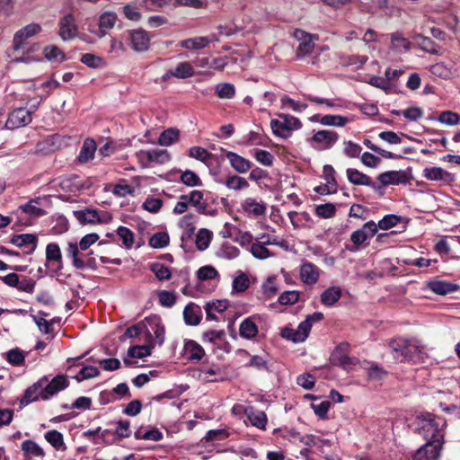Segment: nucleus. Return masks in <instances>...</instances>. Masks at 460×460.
I'll use <instances>...</instances> for the list:
<instances>
[{
    "label": "nucleus",
    "mask_w": 460,
    "mask_h": 460,
    "mask_svg": "<svg viewBox=\"0 0 460 460\" xmlns=\"http://www.w3.org/2000/svg\"><path fill=\"white\" fill-rule=\"evenodd\" d=\"M279 284L275 276L269 277L261 285V293L265 299L274 297L279 292Z\"/></svg>",
    "instance_id": "nucleus-41"
},
{
    "label": "nucleus",
    "mask_w": 460,
    "mask_h": 460,
    "mask_svg": "<svg viewBox=\"0 0 460 460\" xmlns=\"http://www.w3.org/2000/svg\"><path fill=\"white\" fill-rule=\"evenodd\" d=\"M38 237L33 234H15L12 237L10 243L18 247H26L31 245L27 253H31L37 247Z\"/></svg>",
    "instance_id": "nucleus-32"
},
{
    "label": "nucleus",
    "mask_w": 460,
    "mask_h": 460,
    "mask_svg": "<svg viewBox=\"0 0 460 460\" xmlns=\"http://www.w3.org/2000/svg\"><path fill=\"white\" fill-rule=\"evenodd\" d=\"M213 238V233L207 228H200L196 234L195 243L199 251H205L208 248L211 240Z\"/></svg>",
    "instance_id": "nucleus-40"
},
{
    "label": "nucleus",
    "mask_w": 460,
    "mask_h": 460,
    "mask_svg": "<svg viewBox=\"0 0 460 460\" xmlns=\"http://www.w3.org/2000/svg\"><path fill=\"white\" fill-rule=\"evenodd\" d=\"M150 269L159 280H167L171 278V271L169 268L163 263H153Z\"/></svg>",
    "instance_id": "nucleus-62"
},
{
    "label": "nucleus",
    "mask_w": 460,
    "mask_h": 460,
    "mask_svg": "<svg viewBox=\"0 0 460 460\" xmlns=\"http://www.w3.org/2000/svg\"><path fill=\"white\" fill-rule=\"evenodd\" d=\"M37 200L31 199L24 205L20 206L16 210L17 224L21 226H29L31 219L28 217H37L44 214L43 209L37 207Z\"/></svg>",
    "instance_id": "nucleus-10"
},
{
    "label": "nucleus",
    "mask_w": 460,
    "mask_h": 460,
    "mask_svg": "<svg viewBox=\"0 0 460 460\" xmlns=\"http://www.w3.org/2000/svg\"><path fill=\"white\" fill-rule=\"evenodd\" d=\"M96 151L95 141L92 138H86L81 147L78 161L80 163H87L93 159Z\"/></svg>",
    "instance_id": "nucleus-36"
},
{
    "label": "nucleus",
    "mask_w": 460,
    "mask_h": 460,
    "mask_svg": "<svg viewBox=\"0 0 460 460\" xmlns=\"http://www.w3.org/2000/svg\"><path fill=\"white\" fill-rule=\"evenodd\" d=\"M441 449L440 444L426 443L413 454L411 460H438Z\"/></svg>",
    "instance_id": "nucleus-19"
},
{
    "label": "nucleus",
    "mask_w": 460,
    "mask_h": 460,
    "mask_svg": "<svg viewBox=\"0 0 460 460\" xmlns=\"http://www.w3.org/2000/svg\"><path fill=\"white\" fill-rule=\"evenodd\" d=\"M226 157L232 168L239 173H246L252 166V163L250 160L239 155L234 152H226Z\"/></svg>",
    "instance_id": "nucleus-24"
},
{
    "label": "nucleus",
    "mask_w": 460,
    "mask_h": 460,
    "mask_svg": "<svg viewBox=\"0 0 460 460\" xmlns=\"http://www.w3.org/2000/svg\"><path fill=\"white\" fill-rule=\"evenodd\" d=\"M444 426L445 421L441 418L434 417L429 413L418 418L419 433L427 440V443L440 444L442 446Z\"/></svg>",
    "instance_id": "nucleus-2"
},
{
    "label": "nucleus",
    "mask_w": 460,
    "mask_h": 460,
    "mask_svg": "<svg viewBox=\"0 0 460 460\" xmlns=\"http://www.w3.org/2000/svg\"><path fill=\"white\" fill-rule=\"evenodd\" d=\"M339 140L335 131L322 129L315 132L309 139L310 144L318 150H327L334 146Z\"/></svg>",
    "instance_id": "nucleus-7"
},
{
    "label": "nucleus",
    "mask_w": 460,
    "mask_h": 460,
    "mask_svg": "<svg viewBox=\"0 0 460 460\" xmlns=\"http://www.w3.org/2000/svg\"><path fill=\"white\" fill-rule=\"evenodd\" d=\"M250 251L255 258L260 260H265L273 256V253L265 245L258 242L252 244Z\"/></svg>",
    "instance_id": "nucleus-58"
},
{
    "label": "nucleus",
    "mask_w": 460,
    "mask_h": 460,
    "mask_svg": "<svg viewBox=\"0 0 460 460\" xmlns=\"http://www.w3.org/2000/svg\"><path fill=\"white\" fill-rule=\"evenodd\" d=\"M216 93L220 99H233L235 95V88L230 83H220L216 85Z\"/></svg>",
    "instance_id": "nucleus-53"
},
{
    "label": "nucleus",
    "mask_w": 460,
    "mask_h": 460,
    "mask_svg": "<svg viewBox=\"0 0 460 460\" xmlns=\"http://www.w3.org/2000/svg\"><path fill=\"white\" fill-rule=\"evenodd\" d=\"M346 347L347 345L338 346L331 355V362L332 365L339 366L349 370L356 364V359L348 356L346 353Z\"/></svg>",
    "instance_id": "nucleus-21"
},
{
    "label": "nucleus",
    "mask_w": 460,
    "mask_h": 460,
    "mask_svg": "<svg viewBox=\"0 0 460 460\" xmlns=\"http://www.w3.org/2000/svg\"><path fill=\"white\" fill-rule=\"evenodd\" d=\"M45 439L57 450L65 451L66 447L62 433L58 430H49L44 435Z\"/></svg>",
    "instance_id": "nucleus-43"
},
{
    "label": "nucleus",
    "mask_w": 460,
    "mask_h": 460,
    "mask_svg": "<svg viewBox=\"0 0 460 460\" xmlns=\"http://www.w3.org/2000/svg\"><path fill=\"white\" fill-rule=\"evenodd\" d=\"M44 393L45 392L40 378L25 390V393L21 399V404L28 405L31 402L40 399L44 400Z\"/></svg>",
    "instance_id": "nucleus-25"
},
{
    "label": "nucleus",
    "mask_w": 460,
    "mask_h": 460,
    "mask_svg": "<svg viewBox=\"0 0 460 460\" xmlns=\"http://www.w3.org/2000/svg\"><path fill=\"white\" fill-rule=\"evenodd\" d=\"M194 67L190 62H181L177 66L168 73V75L179 79H185L191 77L194 75Z\"/></svg>",
    "instance_id": "nucleus-37"
},
{
    "label": "nucleus",
    "mask_w": 460,
    "mask_h": 460,
    "mask_svg": "<svg viewBox=\"0 0 460 460\" xmlns=\"http://www.w3.org/2000/svg\"><path fill=\"white\" fill-rule=\"evenodd\" d=\"M180 137V131L176 128H168L164 130L158 138V144L163 146H169L176 143Z\"/></svg>",
    "instance_id": "nucleus-47"
},
{
    "label": "nucleus",
    "mask_w": 460,
    "mask_h": 460,
    "mask_svg": "<svg viewBox=\"0 0 460 460\" xmlns=\"http://www.w3.org/2000/svg\"><path fill=\"white\" fill-rule=\"evenodd\" d=\"M225 185L227 189L233 190H241L249 187L246 179L235 174L228 175L225 180Z\"/></svg>",
    "instance_id": "nucleus-48"
},
{
    "label": "nucleus",
    "mask_w": 460,
    "mask_h": 460,
    "mask_svg": "<svg viewBox=\"0 0 460 460\" xmlns=\"http://www.w3.org/2000/svg\"><path fill=\"white\" fill-rule=\"evenodd\" d=\"M341 289L339 287H331L325 289L321 295V302L326 306H332L340 300Z\"/></svg>",
    "instance_id": "nucleus-38"
},
{
    "label": "nucleus",
    "mask_w": 460,
    "mask_h": 460,
    "mask_svg": "<svg viewBox=\"0 0 460 460\" xmlns=\"http://www.w3.org/2000/svg\"><path fill=\"white\" fill-rule=\"evenodd\" d=\"M197 278L200 281L213 280L219 277L216 268L211 265H206L197 270Z\"/></svg>",
    "instance_id": "nucleus-51"
},
{
    "label": "nucleus",
    "mask_w": 460,
    "mask_h": 460,
    "mask_svg": "<svg viewBox=\"0 0 460 460\" xmlns=\"http://www.w3.org/2000/svg\"><path fill=\"white\" fill-rule=\"evenodd\" d=\"M41 31V27L38 23H31L19 30L13 37V48L19 49L25 43V41Z\"/></svg>",
    "instance_id": "nucleus-20"
},
{
    "label": "nucleus",
    "mask_w": 460,
    "mask_h": 460,
    "mask_svg": "<svg viewBox=\"0 0 460 460\" xmlns=\"http://www.w3.org/2000/svg\"><path fill=\"white\" fill-rule=\"evenodd\" d=\"M155 348L153 341H147L145 345H136L128 349V356L136 358H143L151 355L152 349Z\"/></svg>",
    "instance_id": "nucleus-45"
},
{
    "label": "nucleus",
    "mask_w": 460,
    "mask_h": 460,
    "mask_svg": "<svg viewBox=\"0 0 460 460\" xmlns=\"http://www.w3.org/2000/svg\"><path fill=\"white\" fill-rule=\"evenodd\" d=\"M169 234L166 232H157L149 238V245L155 249L164 248L169 243Z\"/></svg>",
    "instance_id": "nucleus-52"
},
{
    "label": "nucleus",
    "mask_w": 460,
    "mask_h": 460,
    "mask_svg": "<svg viewBox=\"0 0 460 460\" xmlns=\"http://www.w3.org/2000/svg\"><path fill=\"white\" fill-rule=\"evenodd\" d=\"M295 38L298 40L299 44L296 48V57L303 58L308 54L312 53L314 49V37L305 31L296 30L294 33Z\"/></svg>",
    "instance_id": "nucleus-12"
},
{
    "label": "nucleus",
    "mask_w": 460,
    "mask_h": 460,
    "mask_svg": "<svg viewBox=\"0 0 460 460\" xmlns=\"http://www.w3.org/2000/svg\"><path fill=\"white\" fill-rule=\"evenodd\" d=\"M214 40H217L216 34H211L208 37L199 36L183 40L179 42V46L189 50H199Z\"/></svg>",
    "instance_id": "nucleus-23"
},
{
    "label": "nucleus",
    "mask_w": 460,
    "mask_h": 460,
    "mask_svg": "<svg viewBox=\"0 0 460 460\" xmlns=\"http://www.w3.org/2000/svg\"><path fill=\"white\" fill-rule=\"evenodd\" d=\"M278 119L270 120V128L275 136L288 138L292 132L301 128L302 122L296 117L285 113H278Z\"/></svg>",
    "instance_id": "nucleus-4"
},
{
    "label": "nucleus",
    "mask_w": 460,
    "mask_h": 460,
    "mask_svg": "<svg viewBox=\"0 0 460 460\" xmlns=\"http://www.w3.org/2000/svg\"><path fill=\"white\" fill-rule=\"evenodd\" d=\"M46 259L49 261L57 262L61 265V251L57 243H49L46 247Z\"/></svg>",
    "instance_id": "nucleus-59"
},
{
    "label": "nucleus",
    "mask_w": 460,
    "mask_h": 460,
    "mask_svg": "<svg viewBox=\"0 0 460 460\" xmlns=\"http://www.w3.org/2000/svg\"><path fill=\"white\" fill-rule=\"evenodd\" d=\"M129 40L132 49L137 52H144L149 49L150 37L145 30H133L129 32Z\"/></svg>",
    "instance_id": "nucleus-17"
},
{
    "label": "nucleus",
    "mask_w": 460,
    "mask_h": 460,
    "mask_svg": "<svg viewBox=\"0 0 460 460\" xmlns=\"http://www.w3.org/2000/svg\"><path fill=\"white\" fill-rule=\"evenodd\" d=\"M427 287L433 293L440 296H446L458 290L459 286L455 283L445 280H431L427 283Z\"/></svg>",
    "instance_id": "nucleus-26"
},
{
    "label": "nucleus",
    "mask_w": 460,
    "mask_h": 460,
    "mask_svg": "<svg viewBox=\"0 0 460 460\" xmlns=\"http://www.w3.org/2000/svg\"><path fill=\"white\" fill-rule=\"evenodd\" d=\"M41 383L44 388V401L50 399L60 391L66 389L69 382L66 376L58 375L49 380L47 376L41 377Z\"/></svg>",
    "instance_id": "nucleus-9"
},
{
    "label": "nucleus",
    "mask_w": 460,
    "mask_h": 460,
    "mask_svg": "<svg viewBox=\"0 0 460 460\" xmlns=\"http://www.w3.org/2000/svg\"><path fill=\"white\" fill-rule=\"evenodd\" d=\"M281 109L289 108L296 112H302L307 108L305 103L296 102L290 97L285 95L281 98Z\"/></svg>",
    "instance_id": "nucleus-60"
},
{
    "label": "nucleus",
    "mask_w": 460,
    "mask_h": 460,
    "mask_svg": "<svg viewBox=\"0 0 460 460\" xmlns=\"http://www.w3.org/2000/svg\"><path fill=\"white\" fill-rule=\"evenodd\" d=\"M183 318L188 325H197L201 320V310L194 303L188 304L183 310Z\"/></svg>",
    "instance_id": "nucleus-33"
},
{
    "label": "nucleus",
    "mask_w": 460,
    "mask_h": 460,
    "mask_svg": "<svg viewBox=\"0 0 460 460\" xmlns=\"http://www.w3.org/2000/svg\"><path fill=\"white\" fill-rule=\"evenodd\" d=\"M315 214L322 218H332L336 215V207L332 203L316 206Z\"/></svg>",
    "instance_id": "nucleus-57"
},
{
    "label": "nucleus",
    "mask_w": 460,
    "mask_h": 460,
    "mask_svg": "<svg viewBox=\"0 0 460 460\" xmlns=\"http://www.w3.org/2000/svg\"><path fill=\"white\" fill-rule=\"evenodd\" d=\"M391 43L393 49L398 51H406L410 49V41L400 33L392 34Z\"/></svg>",
    "instance_id": "nucleus-61"
},
{
    "label": "nucleus",
    "mask_w": 460,
    "mask_h": 460,
    "mask_svg": "<svg viewBox=\"0 0 460 460\" xmlns=\"http://www.w3.org/2000/svg\"><path fill=\"white\" fill-rule=\"evenodd\" d=\"M73 214L82 225L107 223L111 219L109 213L104 211L100 212L97 209L92 208L75 210Z\"/></svg>",
    "instance_id": "nucleus-8"
},
{
    "label": "nucleus",
    "mask_w": 460,
    "mask_h": 460,
    "mask_svg": "<svg viewBox=\"0 0 460 460\" xmlns=\"http://www.w3.org/2000/svg\"><path fill=\"white\" fill-rule=\"evenodd\" d=\"M146 336L147 341H153L155 346L156 344L162 345L165 339V330L162 323V320L157 315H152L146 319Z\"/></svg>",
    "instance_id": "nucleus-6"
},
{
    "label": "nucleus",
    "mask_w": 460,
    "mask_h": 460,
    "mask_svg": "<svg viewBox=\"0 0 460 460\" xmlns=\"http://www.w3.org/2000/svg\"><path fill=\"white\" fill-rule=\"evenodd\" d=\"M222 368L217 365L203 366L199 371V379L205 382H217L223 379Z\"/></svg>",
    "instance_id": "nucleus-28"
},
{
    "label": "nucleus",
    "mask_w": 460,
    "mask_h": 460,
    "mask_svg": "<svg viewBox=\"0 0 460 460\" xmlns=\"http://www.w3.org/2000/svg\"><path fill=\"white\" fill-rule=\"evenodd\" d=\"M137 157L142 163H155L164 164L171 160V155L165 149L141 150Z\"/></svg>",
    "instance_id": "nucleus-14"
},
{
    "label": "nucleus",
    "mask_w": 460,
    "mask_h": 460,
    "mask_svg": "<svg viewBox=\"0 0 460 460\" xmlns=\"http://www.w3.org/2000/svg\"><path fill=\"white\" fill-rule=\"evenodd\" d=\"M241 212L250 218H256L266 214L267 207L263 201L253 198H246L240 204Z\"/></svg>",
    "instance_id": "nucleus-11"
},
{
    "label": "nucleus",
    "mask_w": 460,
    "mask_h": 460,
    "mask_svg": "<svg viewBox=\"0 0 460 460\" xmlns=\"http://www.w3.org/2000/svg\"><path fill=\"white\" fill-rule=\"evenodd\" d=\"M228 305L227 300H217L208 303L205 306L207 318L210 320L217 319L215 313H223L227 309Z\"/></svg>",
    "instance_id": "nucleus-39"
},
{
    "label": "nucleus",
    "mask_w": 460,
    "mask_h": 460,
    "mask_svg": "<svg viewBox=\"0 0 460 460\" xmlns=\"http://www.w3.org/2000/svg\"><path fill=\"white\" fill-rule=\"evenodd\" d=\"M299 275L303 283L314 285L320 278V269L312 262L304 261L300 266Z\"/></svg>",
    "instance_id": "nucleus-22"
},
{
    "label": "nucleus",
    "mask_w": 460,
    "mask_h": 460,
    "mask_svg": "<svg viewBox=\"0 0 460 460\" xmlns=\"http://www.w3.org/2000/svg\"><path fill=\"white\" fill-rule=\"evenodd\" d=\"M430 72L432 75L440 77L442 79H448L452 76V71L443 63H436L430 66Z\"/></svg>",
    "instance_id": "nucleus-64"
},
{
    "label": "nucleus",
    "mask_w": 460,
    "mask_h": 460,
    "mask_svg": "<svg viewBox=\"0 0 460 460\" xmlns=\"http://www.w3.org/2000/svg\"><path fill=\"white\" fill-rule=\"evenodd\" d=\"M99 239V235L95 233L88 234L84 235L79 242L76 243H69L66 248V255L67 257L72 259V264L75 268L78 270L85 269L89 267L93 262V259H89L85 261L80 255L79 250L86 251L91 245L95 243Z\"/></svg>",
    "instance_id": "nucleus-3"
},
{
    "label": "nucleus",
    "mask_w": 460,
    "mask_h": 460,
    "mask_svg": "<svg viewBox=\"0 0 460 460\" xmlns=\"http://www.w3.org/2000/svg\"><path fill=\"white\" fill-rule=\"evenodd\" d=\"M205 354L203 348L194 341H188L184 345V355L189 360H200Z\"/></svg>",
    "instance_id": "nucleus-35"
},
{
    "label": "nucleus",
    "mask_w": 460,
    "mask_h": 460,
    "mask_svg": "<svg viewBox=\"0 0 460 460\" xmlns=\"http://www.w3.org/2000/svg\"><path fill=\"white\" fill-rule=\"evenodd\" d=\"M31 119V114L26 108H18L9 114L5 127L8 129L18 128L28 125Z\"/></svg>",
    "instance_id": "nucleus-13"
},
{
    "label": "nucleus",
    "mask_w": 460,
    "mask_h": 460,
    "mask_svg": "<svg viewBox=\"0 0 460 460\" xmlns=\"http://www.w3.org/2000/svg\"><path fill=\"white\" fill-rule=\"evenodd\" d=\"M43 53L44 57L49 61L62 62L66 58L65 54L54 45L45 47Z\"/></svg>",
    "instance_id": "nucleus-55"
},
{
    "label": "nucleus",
    "mask_w": 460,
    "mask_h": 460,
    "mask_svg": "<svg viewBox=\"0 0 460 460\" xmlns=\"http://www.w3.org/2000/svg\"><path fill=\"white\" fill-rule=\"evenodd\" d=\"M181 199L188 200L190 206L192 207L198 214L205 216H215L217 214L216 209L208 207L204 191L202 190H193L188 194H182Z\"/></svg>",
    "instance_id": "nucleus-5"
},
{
    "label": "nucleus",
    "mask_w": 460,
    "mask_h": 460,
    "mask_svg": "<svg viewBox=\"0 0 460 460\" xmlns=\"http://www.w3.org/2000/svg\"><path fill=\"white\" fill-rule=\"evenodd\" d=\"M349 119L341 115H324L320 118L319 122L324 126L343 127Z\"/></svg>",
    "instance_id": "nucleus-50"
},
{
    "label": "nucleus",
    "mask_w": 460,
    "mask_h": 460,
    "mask_svg": "<svg viewBox=\"0 0 460 460\" xmlns=\"http://www.w3.org/2000/svg\"><path fill=\"white\" fill-rule=\"evenodd\" d=\"M377 179L381 182L382 186H387L390 184L395 185L404 183L407 181V176L405 172L401 171H388L380 173Z\"/></svg>",
    "instance_id": "nucleus-29"
},
{
    "label": "nucleus",
    "mask_w": 460,
    "mask_h": 460,
    "mask_svg": "<svg viewBox=\"0 0 460 460\" xmlns=\"http://www.w3.org/2000/svg\"><path fill=\"white\" fill-rule=\"evenodd\" d=\"M59 36L63 40L74 39L77 34V26L73 14L68 13L63 16L59 21Z\"/></svg>",
    "instance_id": "nucleus-18"
},
{
    "label": "nucleus",
    "mask_w": 460,
    "mask_h": 460,
    "mask_svg": "<svg viewBox=\"0 0 460 460\" xmlns=\"http://www.w3.org/2000/svg\"><path fill=\"white\" fill-rule=\"evenodd\" d=\"M24 455L29 457H43L45 453L43 449L33 440H24L21 446Z\"/></svg>",
    "instance_id": "nucleus-42"
},
{
    "label": "nucleus",
    "mask_w": 460,
    "mask_h": 460,
    "mask_svg": "<svg viewBox=\"0 0 460 460\" xmlns=\"http://www.w3.org/2000/svg\"><path fill=\"white\" fill-rule=\"evenodd\" d=\"M244 413L252 426L263 430L266 429L268 418L263 411L255 410L253 407H248L244 410Z\"/></svg>",
    "instance_id": "nucleus-27"
},
{
    "label": "nucleus",
    "mask_w": 460,
    "mask_h": 460,
    "mask_svg": "<svg viewBox=\"0 0 460 460\" xmlns=\"http://www.w3.org/2000/svg\"><path fill=\"white\" fill-rule=\"evenodd\" d=\"M250 287V279L247 274L238 271L233 279L232 293H243Z\"/></svg>",
    "instance_id": "nucleus-44"
},
{
    "label": "nucleus",
    "mask_w": 460,
    "mask_h": 460,
    "mask_svg": "<svg viewBox=\"0 0 460 460\" xmlns=\"http://www.w3.org/2000/svg\"><path fill=\"white\" fill-rule=\"evenodd\" d=\"M423 175L429 181H442L445 182H451L454 181V176L441 167L425 168Z\"/></svg>",
    "instance_id": "nucleus-30"
},
{
    "label": "nucleus",
    "mask_w": 460,
    "mask_h": 460,
    "mask_svg": "<svg viewBox=\"0 0 460 460\" xmlns=\"http://www.w3.org/2000/svg\"><path fill=\"white\" fill-rule=\"evenodd\" d=\"M117 234L121 239L125 248H132L135 242V238L134 233L129 228L126 226H119L117 229Z\"/></svg>",
    "instance_id": "nucleus-54"
},
{
    "label": "nucleus",
    "mask_w": 460,
    "mask_h": 460,
    "mask_svg": "<svg viewBox=\"0 0 460 460\" xmlns=\"http://www.w3.org/2000/svg\"><path fill=\"white\" fill-rule=\"evenodd\" d=\"M189 155L203 163H208L212 158V154L201 146H192L189 150Z\"/></svg>",
    "instance_id": "nucleus-56"
},
{
    "label": "nucleus",
    "mask_w": 460,
    "mask_h": 460,
    "mask_svg": "<svg viewBox=\"0 0 460 460\" xmlns=\"http://www.w3.org/2000/svg\"><path fill=\"white\" fill-rule=\"evenodd\" d=\"M281 337L292 342H303L308 337V324L300 323L296 329L286 326L281 329Z\"/></svg>",
    "instance_id": "nucleus-16"
},
{
    "label": "nucleus",
    "mask_w": 460,
    "mask_h": 460,
    "mask_svg": "<svg viewBox=\"0 0 460 460\" xmlns=\"http://www.w3.org/2000/svg\"><path fill=\"white\" fill-rule=\"evenodd\" d=\"M180 180L181 182L188 187H200L203 184L199 176L190 170L182 172Z\"/></svg>",
    "instance_id": "nucleus-49"
},
{
    "label": "nucleus",
    "mask_w": 460,
    "mask_h": 460,
    "mask_svg": "<svg viewBox=\"0 0 460 460\" xmlns=\"http://www.w3.org/2000/svg\"><path fill=\"white\" fill-rule=\"evenodd\" d=\"M6 360L13 366H22L25 360V354L19 349H13L6 353Z\"/></svg>",
    "instance_id": "nucleus-63"
},
{
    "label": "nucleus",
    "mask_w": 460,
    "mask_h": 460,
    "mask_svg": "<svg viewBox=\"0 0 460 460\" xmlns=\"http://www.w3.org/2000/svg\"><path fill=\"white\" fill-rule=\"evenodd\" d=\"M239 332L243 338L252 339L258 334V327L251 318H247L241 323Z\"/></svg>",
    "instance_id": "nucleus-46"
},
{
    "label": "nucleus",
    "mask_w": 460,
    "mask_h": 460,
    "mask_svg": "<svg viewBox=\"0 0 460 460\" xmlns=\"http://www.w3.org/2000/svg\"><path fill=\"white\" fill-rule=\"evenodd\" d=\"M388 347L393 357L400 362H419L424 358V346L416 339L397 337L389 341Z\"/></svg>",
    "instance_id": "nucleus-1"
},
{
    "label": "nucleus",
    "mask_w": 460,
    "mask_h": 460,
    "mask_svg": "<svg viewBox=\"0 0 460 460\" xmlns=\"http://www.w3.org/2000/svg\"><path fill=\"white\" fill-rule=\"evenodd\" d=\"M118 20L117 14L113 12H104L99 17L98 29L93 30L89 28V31L102 39L107 34V31L111 30Z\"/></svg>",
    "instance_id": "nucleus-15"
},
{
    "label": "nucleus",
    "mask_w": 460,
    "mask_h": 460,
    "mask_svg": "<svg viewBox=\"0 0 460 460\" xmlns=\"http://www.w3.org/2000/svg\"><path fill=\"white\" fill-rule=\"evenodd\" d=\"M348 180L350 183L354 185H363V186H369L374 189H377V187L373 183L371 178L359 172L357 169L349 168L346 171Z\"/></svg>",
    "instance_id": "nucleus-31"
},
{
    "label": "nucleus",
    "mask_w": 460,
    "mask_h": 460,
    "mask_svg": "<svg viewBox=\"0 0 460 460\" xmlns=\"http://www.w3.org/2000/svg\"><path fill=\"white\" fill-rule=\"evenodd\" d=\"M198 217L193 213H187L182 216L178 222V226L184 231L187 237H191L196 230Z\"/></svg>",
    "instance_id": "nucleus-34"
}]
</instances>
